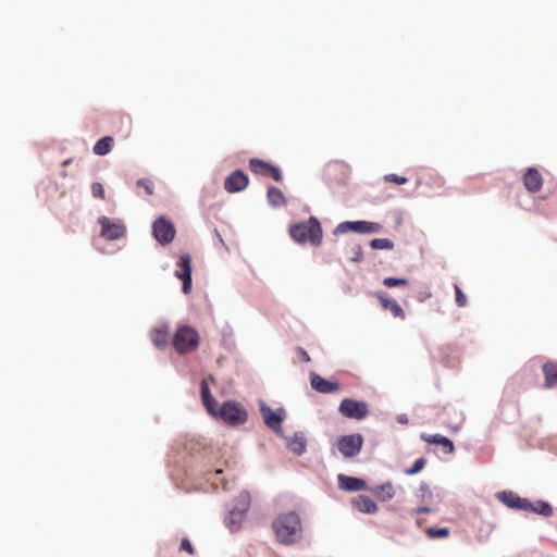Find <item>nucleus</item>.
Returning a JSON list of instances; mask_svg holds the SVG:
<instances>
[{
  "instance_id": "26",
  "label": "nucleus",
  "mask_w": 557,
  "mask_h": 557,
  "mask_svg": "<svg viewBox=\"0 0 557 557\" xmlns=\"http://www.w3.org/2000/svg\"><path fill=\"white\" fill-rule=\"evenodd\" d=\"M113 144H114L113 137L104 136V137L100 138L99 140H97V143L95 144V146L92 148L94 153L97 156H106L107 153H109L111 151Z\"/></svg>"
},
{
  "instance_id": "37",
  "label": "nucleus",
  "mask_w": 557,
  "mask_h": 557,
  "mask_svg": "<svg viewBox=\"0 0 557 557\" xmlns=\"http://www.w3.org/2000/svg\"><path fill=\"white\" fill-rule=\"evenodd\" d=\"M384 181L387 183H393L397 185H403L408 182V178L406 176H399L397 174H386L384 176Z\"/></svg>"
},
{
  "instance_id": "29",
  "label": "nucleus",
  "mask_w": 557,
  "mask_h": 557,
  "mask_svg": "<svg viewBox=\"0 0 557 557\" xmlns=\"http://www.w3.org/2000/svg\"><path fill=\"white\" fill-rule=\"evenodd\" d=\"M497 497L506 506H508L510 508L518 509L520 496H518L516 493L510 492V491L509 492L504 491V492L498 493Z\"/></svg>"
},
{
  "instance_id": "16",
  "label": "nucleus",
  "mask_w": 557,
  "mask_h": 557,
  "mask_svg": "<svg viewBox=\"0 0 557 557\" xmlns=\"http://www.w3.org/2000/svg\"><path fill=\"white\" fill-rule=\"evenodd\" d=\"M374 296L377 298V300L380 301L381 306L384 309H387L391 311V313L393 314L394 318H397L400 320L406 319V313H405L404 309L400 307V305L395 299L388 298L383 293H375Z\"/></svg>"
},
{
  "instance_id": "41",
  "label": "nucleus",
  "mask_w": 557,
  "mask_h": 557,
  "mask_svg": "<svg viewBox=\"0 0 557 557\" xmlns=\"http://www.w3.org/2000/svg\"><path fill=\"white\" fill-rule=\"evenodd\" d=\"M518 509H522V510H527V511H533L534 510V505L529 499L520 497Z\"/></svg>"
},
{
  "instance_id": "46",
  "label": "nucleus",
  "mask_w": 557,
  "mask_h": 557,
  "mask_svg": "<svg viewBox=\"0 0 557 557\" xmlns=\"http://www.w3.org/2000/svg\"><path fill=\"white\" fill-rule=\"evenodd\" d=\"M69 163H70V160H65V161L63 162V165H67Z\"/></svg>"
},
{
  "instance_id": "21",
  "label": "nucleus",
  "mask_w": 557,
  "mask_h": 557,
  "mask_svg": "<svg viewBox=\"0 0 557 557\" xmlns=\"http://www.w3.org/2000/svg\"><path fill=\"white\" fill-rule=\"evenodd\" d=\"M370 491L381 502L391 500L395 496V488L391 482L376 485Z\"/></svg>"
},
{
  "instance_id": "35",
  "label": "nucleus",
  "mask_w": 557,
  "mask_h": 557,
  "mask_svg": "<svg viewBox=\"0 0 557 557\" xmlns=\"http://www.w3.org/2000/svg\"><path fill=\"white\" fill-rule=\"evenodd\" d=\"M384 286L388 288L397 287V286H407L408 280L407 278H396V277H385L383 280Z\"/></svg>"
},
{
  "instance_id": "44",
  "label": "nucleus",
  "mask_w": 557,
  "mask_h": 557,
  "mask_svg": "<svg viewBox=\"0 0 557 557\" xmlns=\"http://www.w3.org/2000/svg\"><path fill=\"white\" fill-rule=\"evenodd\" d=\"M430 511H431V509L429 507H425V506L418 507V508L414 509V513H417V515L426 513V512H430Z\"/></svg>"
},
{
  "instance_id": "5",
  "label": "nucleus",
  "mask_w": 557,
  "mask_h": 557,
  "mask_svg": "<svg viewBox=\"0 0 557 557\" xmlns=\"http://www.w3.org/2000/svg\"><path fill=\"white\" fill-rule=\"evenodd\" d=\"M339 412L350 419L362 420L369 413L368 404L366 401L344 398L338 407Z\"/></svg>"
},
{
  "instance_id": "36",
  "label": "nucleus",
  "mask_w": 557,
  "mask_h": 557,
  "mask_svg": "<svg viewBox=\"0 0 557 557\" xmlns=\"http://www.w3.org/2000/svg\"><path fill=\"white\" fill-rule=\"evenodd\" d=\"M349 258L354 262H360L363 258V251L360 245H354L348 252Z\"/></svg>"
},
{
  "instance_id": "1",
  "label": "nucleus",
  "mask_w": 557,
  "mask_h": 557,
  "mask_svg": "<svg viewBox=\"0 0 557 557\" xmlns=\"http://www.w3.org/2000/svg\"><path fill=\"white\" fill-rule=\"evenodd\" d=\"M276 541L282 545H294L302 537V523L299 515L288 511L278 515L272 522Z\"/></svg>"
},
{
  "instance_id": "27",
  "label": "nucleus",
  "mask_w": 557,
  "mask_h": 557,
  "mask_svg": "<svg viewBox=\"0 0 557 557\" xmlns=\"http://www.w3.org/2000/svg\"><path fill=\"white\" fill-rule=\"evenodd\" d=\"M267 197L269 202L274 207H281L286 202V199L282 190L274 186L268 188Z\"/></svg>"
},
{
  "instance_id": "9",
  "label": "nucleus",
  "mask_w": 557,
  "mask_h": 557,
  "mask_svg": "<svg viewBox=\"0 0 557 557\" xmlns=\"http://www.w3.org/2000/svg\"><path fill=\"white\" fill-rule=\"evenodd\" d=\"M219 416L231 425L243 424L247 420V412L236 403H224Z\"/></svg>"
},
{
  "instance_id": "38",
  "label": "nucleus",
  "mask_w": 557,
  "mask_h": 557,
  "mask_svg": "<svg viewBox=\"0 0 557 557\" xmlns=\"http://www.w3.org/2000/svg\"><path fill=\"white\" fill-rule=\"evenodd\" d=\"M137 186L143 188L146 195H152L153 193V183L148 178H141L137 182Z\"/></svg>"
},
{
  "instance_id": "28",
  "label": "nucleus",
  "mask_w": 557,
  "mask_h": 557,
  "mask_svg": "<svg viewBox=\"0 0 557 557\" xmlns=\"http://www.w3.org/2000/svg\"><path fill=\"white\" fill-rule=\"evenodd\" d=\"M287 446L293 453L301 455L306 450V440L304 435L296 433L293 437L289 438Z\"/></svg>"
},
{
  "instance_id": "11",
  "label": "nucleus",
  "mask_w": 557,
  "mask_h": 557,
  "mask_svg": "<svg viewBox=\"0 0 557 557\" xmlns=\"http://www.w3.org/2000/svg\"><path fill=\"white\" fill-rule=\"evenodd\" d=\"M178 270L175 276L183 282V293L188 294L191 289V258L189 255H182L177 262Z\"/></svg>"
},
{
  "instance_id": "23",
  "label": "nucleus",
  "mask_w": 557,
  "mask_h": 557,
  "mask_svg": "<svg viewBox=\"0 0 557 557\" xmlns=\"http://www.w3.org/2000/svg\"><path fill=\"white\" fill-rule=\"evenodd\" d=\"M150 338L153 345L160 349L165 348L169 343L168 327H157L150 332Z\"/></svg>"
},
{
  "instance_id": "2",
  "label": "nucleus",
  "mask_w": 557,
  "mask_h": 557,
  "mask_svg": "<svg viewBox=\"0 0 557 557\" xmlns=\"http://www.w3.org/2000/svg\"><path fill=\"white\" fill-rule=\"evenodd\" d=\"M290 237L299 244L319 246L322 242V227L317 218L311 216L306 222L296 223L289 228Z\"/></svg>"
},
{
  "instance_id": "7",
  "label": "nucleus",
  "mask_w": 557,
  "mask_h": 557,
  "mask_svg": "<svg viewBox=\"0 0 557 557\" xmlns=\"http://www.w3.org/2000/svg\"><path fill=\"white\" fill-rule=\"evenodd\" d=\"M98 222L101 225L100 235L109 240H117L126 234V227L121 220H111L108 216H101Z\"/></svg>"
},
{
  "instance_id": "4",
  "label": "nucleus",
  "mask_w": 557,
  "mask_h": 557,
  "mask_svg": "<svg viewBox=\"0 0 557 557\" xmlns=\"http://www.w3.org/2000/svg\"><path fill=\"white\" fill-rule=\"evenodd\" d=\"M382 230V225L376 222L369 221H346L339 223L334 233L335 234H345L347 232H356L360 234H369V233H379Z\"/></svg>"
},
{
  "instance_id": "15",
  "label": "nucleus",
  "mask_w": 557,
  "mask_h": 557,
  "mask_svg": "<svg viewBox=\"0 0 557 557\" xmlns=\"http://www.w3.org/2000/svg\"><path fill=\"white\" fill-rule=\"evenodd\" d=\"M523 184L528 191L537 193L543 186V176L535 168H529L523 175Z\"/></svg>"
},
{
  "instance_id": "6",
  "label": "nucleus",
  "mask_w": 557,
  "mask_h": 557,
  "mask_svg": "<svg viewBox=\"0 0 557 557\" xmlns=\"http://www.w3.org/2000/svg\"><path fill=\"white\" fill-rule=\"evenodd\" d=\"M152 234L161 245H168L173 242L176 230L170 220L160 216L152 224Z\"/></svg>"
},
{
  "instance_id": "34",
  "label": "nucleus",
  "mask_w": 557,
  "mask_h": 557,
  "mask_svg": "<svg viewBox=\"0 0 557 557\" xmlns=\"http://www.w3.org/2000/svg\"><path fill=\"white\" fill-rule=\"evenodd\" d=\"M425 463H426V459L425 458H422V457L418 458L414 461L413 466L411 468L405 469L404 472L407 475H413V474L420 472L424 468Z\"/></svg>"
},
{
  "instance_id": "17",
  "label": "nucleus",
  "mask_w": 557,
  "mask_h": 557,
  "mask_svg": "<svg viewBox=\"0 0 557 557\" xmlns=\"http://www.w3.org/2000/svg\"><path fill=\"white\" fill-rule=\"evenodd\" d=\"M200 393H201V399L207 408V410L212 414L216 416V406L218 403L214 399V397L211 395L209 386H208V379H203L200 384Z\"/></svg>"
},
{
  "instance_id": "22",
  "label": "nucleus",
  "mask_w": 557,
  "mask_h": 557,
  "mask_svg": "<svg viewBox=\"0 0 557 557\" xmlns=\"http://www.w3.org/2000/svg\"><path fill=\"white\" fill-rule=\"evenodd\" d=\"M444 181L441 176L432 173V172H423L419 175L417 180V186H429L430 188H441L443 187Z\"/></svg>"
},
{
  "instance_id": "39",
  "label": "nucleus",
  "mask_w": 557,
  "mask_h": 557,
  "mask_svg": "<svg viewBox=\"0 0 557 557\" xmlns=\"http://www.w3.org/2000/svg\"><path fill=\"white\" fill-rule=\"evenodd\" d=\"M455 293H456V304L459 307H466L467 306V297L462 293L461 288L458 285H455Z\"/></svg>"
},
{
  "instance_id": "42",
  "label": "nucleus",
  "mask_w": 557,
  "mask_h": 557,
  "mask_svg": "<svg viewBox=\"0 0 557 557\" xmlns=\"http://www.w3.org/2000/svg\"><path fill=\"white\" fill-rule=\"evenodd\" d=\"M181 549L187 552L189 555H194V547L188 539H183L181 543Z\"/></svg>"
},
{
  "instance_id": "43",
  "label": "nucleus",
  "mask_w": 557,
  "mask_h": 557,
  "mask_svg": "<svg viewBox=\"0 0 557 557\" xmlns=\"http://www.w3.org/2000/svg\"><path fill=\"white\" fill-rule=\"evenodd\" d=\"M420 491L422 492V497L423 498H426V497L430 498L432 496V493L429 490V486L425 485V484H421Z\"/></svg>"
},
{
  "instance_id": "32",
  "label": "nucleus",
  "mask_w": 557,
  "mask_h": 557,
  "mask_svg": "<svg viewBox=\"0 0 557 557\" xmlns=\"http://www.w3.org/2000/svg\"><path fill=\"white\" fill-rule=\"evenodd\" d=\"M533 512L540 513L544 517H549L553 515V507L546 502H537L534 505Z\"/></svg>"
},
{
  "instance_id": "31",
  "label": "nucleus",
  "mask_w": 557,
  "mask_h": 557,
  "mask_svg": "<svg viewBox=\"0 0 557 557\" xmlns=\"http://www.w3.org/2000/svg\"><path fill=\"white\" fill-rule=\"evenodd\" d=\"M370 247L372 249H387L391 250L394 248V243L388 238H373L370 242Z\"/></svg>"
},
{
  "instance_id": "40",
  "label": "nucleus",
  "mask_w": 557,
  "mask_h": 557,
  "mask_svg": "<svg viewBox=\"0 0 557 557\" xmlns=\"http://www.w3.org/2000/svg\"><path fill=\"white\" fill-rule=\"evenodd\" d=\"M91 193L97 198H104V188L100 183H94L91 185Z\"/></svg>"
},
{
  "instance_id": "13",
  "label": "nucleus",
  "mask_w": 557,
  "mask_h": 557,
  "mask_svg": "<svg viewBox=\"0 0 557 557\" xmlns=\"http://www.w3.org/2000/svg\"><path fill=\"white\" fill-rule=\"evenodd\" d=\"M310 383L313 389L322 394L336 393L341 388L337 382L327 381L317 373H311Z\"/></svg>"
},
{
  "instance_id": "25",
  "label": "nucleus",
  "mask_w": 557,
  "mask_h": 557,
  "mask_svg": "<svg viewBox=\"0 0 557 557\" xmlns=\"http://www.w3.org/2000/svg\"><path fill=\"white\" fill-rule=\"evenodd\" d=\"M545 387L550 388L557 385V363L546 362L543 364Z\"/></svg>"
},
{
  "instance_id": "18",
  "label": "nucleus",
  "mask_w": 557,
  "mask_h": 557,
  "mask_svg": "<svg viewBox=\"0 0 557 557\" xmlns=\"http://www.w3.org/2000/svg\"><path fill=\"white\" fill-rule=\"evenodd\" d=\"M339 487L345 491H362L367 488V483L358 478L354 476H347L344 474H341L338 476Z\"/></svg>"
},
{
  "instance_id": "19",
  "label": "nucleus",
  "mask_w": 557,
  "mask_h": 557,
  "mask_svg": "<svg viewBox=\"0 0 557 557\" xmlns=\"http://www.w3.org/2000/svg\"><path fill=\"white\" fill-rule=\"evenodd\" d=\"M421 438L426 443L441 445L445 454H451L455 450L454 443L448 437L441 434H422Z\"/></svg>"
},
{
  "instance_id": "24",
  "label": "nucleus",
  "mask_w": 557,
  "mask_h": 557,
  "mask_svg": "<svg viewBox=\"0 0 557 557\" xmlns=\"http://www.w3.org/2000/svg\"><path fill=\"white\" fill-rule=\"evenodd\" d=\"M250 503H251L250 494L246 491L240 492L238 494V496L236 498V503L233 507V509L235 510V515H238V517H240V516L246 517V513L250 507Z\"/></svg>"
},
{
  "instance_id": "12",
  "label": "nucleus",
  "mask_w": 557,
  "mask_h": 557,
  "mask_svg": "<svg viewBox=\"0 0 557 557\" xmlns=\"http://www.w3.org/2000/svg\"><path fill=\"white\" fill-rule=\"evenodd\" d=\"M249 183L248 176L240 170L232 172L224 181V188L228 193L244 190Z\"/></svg>"
},
{
  "instance_id": "45",
  "label": "nucleus",
  "mask_w": 557,
  "mask_h": 557,
  "mask_svg": "<svg viewBox=\"0 0 557 557\" xmlns=\"http://www.w3.org/2000/svg\"><path fill=\"white\" fill-rule=\"evenodd\" d=\"M301 355H302V358H304L305 361H309L310 360V357H309V355L306 351H302Z\"/></svg>"
},
{
  "instance_id": "30",
  "label": "nucleus",
  "mask_w": 557,
  "mask_h": 557,
  "mask_svg": "<svg viewBox=\"0 0 557 557\" xmlns=\"http://www.w3.org/2000/svg\"><path fill=\"white\" fill-rule=\"evenodd\" d=\"M244 519L245 516L238 517V515H235V510L232 508L227 518L225 519V523L232 532H235L240 529Z\"/></svg>"
},
{
  "instance_id": "3",
  "label": "nucleus",
  "mask_w": 557,
  "mask_h": 557,
  "mask_svg": "<svg viewBox=\"0 0 557 557\" xmlns=\"http://www.w3.org/2000/svg\"><path fill=\"white\" fill-rule=\"evenodd\" d=\"M199 339V334L194 327L183 325L174 334L173 346L178 354L185 355L197 349Z\"/></svg>"
},
{
  "instance_id": "20",
  "label": "nucleus",
  "mask_w": 557,
  "mask_h": 557,
  "mask_svg": "<svg viewBox=\"0 0 557 557\" xmlns=\"http://www.w3.org/2000/svg\"><path fill=\"white\" fill-rule=\"evenodd\" d=\"M354 506L363 513H375L377 511V505L368 495H359L354 499Z\"/></svg>"
},
{
  "instance_id": "8",
  "label": "nucleus",
  "mask_w": 557,
  "mask_h": 557,
  "mask_svg": "<svg viewBox=\"0 0 557 557\" xmlns=\"http://www.w3.org/2000/svg\"><path fill=\"white\" fill-rule=\"evenodd\" d=\"M362 445L363 437L359 433L341 436L337 441L338 450L347 458L358 455Z\"/></svg>"
},
{
  "instance_id": "14",
  "label": "nucleus",
  "mask_w": 557,
  "mask_h": 557,
  "mask_svg": "<svg viewBox=\"0 0 557 557\" xmlns=\"http://www.w3.org/2000/svg\"><path fill=\"white\" fill-rule=\"evenodd\" d=\"M261 413L265 425L269 429L273 430L276 434H282L283 416L278 412L273 411L270 407L264 405L261 407Z\"/></svg>"
},
{
  "instance_id": "10",
  "label": "nucleus",
  "mask_w": 557,
  "mask_h": 557,
  "mask_svg": "<svg viewBox=\"0 0 557 557\" xmlns=\"http://www.w3.org/2000/svg\"><path fill=\"white\" fill-rule=\"evenodd\" d=\"M249 169L255 174L272 177L275 182H281L283 180L281 170L278 168L261 159H251L249 161Z\"/></svg>"
},
{
  "instance_id": "47",
  "label": "nucleus",
  "mask_w": 557,
  "mask_h": 557,
  "mask_svg": "<svg viewBox=\"0 0 557 557\" xmlns=\"http://www.w3.org/2000/svg\"><path fill=\"white\" fill-rule=\"evenodd\" d=\"M209 380H210L211 382H214V377H213L212 375H210V376H209Z\"/></svg>"
},
{
  "instance_id": "33",
  "label": "nucleus",
  "mask_w": 557,
  "mask_h": 557,
  "mask_svg": "<svg viewBox=\"0 0 557 557\" xmlns=\"http://www.w3.org/2000/svg\"><path fill=\"white\" fill-rule=\"evenodd\" d=\"M425 534L430 539H436V537H447L449 535V529L448 528H428L425 530Z\"/></svg>"
}]
</instances>
